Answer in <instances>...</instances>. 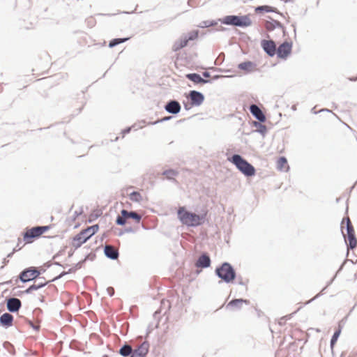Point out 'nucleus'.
Wrapping results in <instances>:
<instances>
[{
	"label": "nucleus",
	"mask_w": 357,
	"mask_h": 357,
	"mask_svg": "<svg viewBox=\"0 0 357 357\" xmlns=\"http://www.w3.org/2000/svg\"><path fill=\"white\" fill-rule=\"evenodd\" d=\"M52 265L65 268L68 264L63 265L59 261H54V262L47 261L43 264L40 267L29 266L23 269L18 275V280L22 283H27L30 281H35L38 278L45 280L44 277H40V275L43 274L47 268H50Z\"/></svg>",
	"instance_id": "f257e3e1"
},
{
	"label": "nucleus",
	"mask_w": 357,
	"mask_h": 357,
	"mask_svg": "<svg viewBox=\"0 0 357 357\" xmlns=\"http://www.w3.org/2000/svg\"><path fill=\"white\" fill-rule=\"evenodd\" d=\"M207 211L197 214L186 209L185 206H180L177 210V218L184 225L188 227H197L202 225L206 220Z\"/></svg>",
	"instance_id": "f03ea898"
},
{
	"label": "nucleus",
	"mask_w": 357,
	"mask_h": 357,
	"mask_svg": "<svg viewBox=\"0 0 357 357\" xmlns=\"http://www.w3.org/2000/svg\"><path fill=\"white\" fill-rule=\"evenodd\" d=\"M214 273L215 276L220 279V281L218 282L219 284L222 282L226 284L234 283L237 278L234 267L228 261H224L217 266Z\"/></svg>",
	"instance_id": "7ed1b4c3"
},
{
	"label": "nucleus",
	"mask_w": 357,
	"mask_h": 357,
	"mask_svg": "<svg viewBox=\"0 0 357 357\" xmlns=\"http://www.w3.org/2000/svg\"><path fill=\"white\" fill-rule=\"evenodd\" d=\"M227 160L246 177L254 176L256 174L255 167L240 154L234 153L227 157Z\"/></svg>",
	"instance_id": "20e7f679"
},
{
	"label": "nucleus",
	"mask_w": 357,
	"mask_h": 357,
	"mask_svg": "<svg viewBox=\"0 0 357 357\" xmlns=\"http://www.w3.org/2000/svg\"><path fill=\"white\" fill-rule=\"evenodd\" d=\"M219 21L222 24L240 28H246L252 24L249 15H228Z\"/></svg>",
	"instance_id": "39448f33"
},
{
	"label": "nucleus",
	"mask_w": 357,
	"mask_h": 357,
	"mask_svg": "<svg viewBox=\"0 0 357 357\" xmlns=\"http://www.w3.org/2000/svg\"><path fill=\"white\" fill-rule=\"evenodd\" d=\"M199 30H192L186 34H183L177 40H176L172 46V51L178 52L186 47L189 41L196 40L199 36Z\"/></svg>",
	"instance_id": "423d86ee"
},
{
	"label": "nucleus",
	"mask_w": 357,
	"mask_h": 357,
	"mask_svg": "<svg viewBox=\"0 0 357 357\" xmlns=\"http://www.w3.org/2000/svg\"><path fill=\"white\" fill-rule=\"evenodd\" d=\"M127 219H132L135 223H139L142 220V215L135 211H127L122 209L120 215H118L115 220V223L119 226H124L126 224Z\"/></svg>",
	"instance_id": "0eeeda50"
},
{
	"label": "nucleus",
	"mask_w": 357,
	"mask_h": 357,
	"mask_svg": "<svg viewBox=\"0 0 357 357\" xmlns=\"http://www.w3.org/2000/svg\"><path fill=\"white\" fill-rule=\"evenodd\" d=\"M292 47L293 43L291 41L284 40L277 48L275 55L278 59L285 60L291 55Z\"/></svg>",
	"instance_id": "6e6552de"
},
{
	"label": "nucleus",
	"mask_w": 357,
	"mask_h": 357,
	"mask_svg": "<svg viewBox=\"0 0 357 357\" xmlns=\"http://www.w3.org/2000/svg\"><path fill=\"white\" fill-rule=\"evenodd\" d=\"M186 98L191 102V106L199 107L205 100L204 93L196 90H191L185 94Z\"/></svg>",
	"instance_id": "1a4fd4ad"
},
{
	"label": "nucleus",
	"mask_w": 357,
	"mask_h": 357,
	"mask_svg": "<svg viewBox=\"0 0 357 357\" xmlns=\"http://www.w3.org/2000/svg\"><path fill=\"white\" fill-rule=\"evenodd\" d=\"M261 47L264 52L270 57H273L277 53V47L275 41L272 39L261 40Z\"/></svg>",
	"instance_id": "9d476101"
},
{
	"label": "nucleus",
	"mask_w": 357,
	"mask_h": 357,
	"mask_svg": "<svg viewBox=\"0 0 357 357\" xmlns=\"http://www.w3.org/2000/svg\"><path fill=\"white\" fill-rule=\"evenodd\" d=\"M6 308L10 313H17L22 307V301L15 297H6Z\"/></svg>",
	"instance_id": "9b49d317"
},
{
	"label": "nucleus",
	"mask_w": 357,
	"mask_h": 357,
	"mask_svg": "<svg viewBox=\"0 0 357 357\" xmlns=\"http://www.w3.org/2000/svg\"><path fill=\"white\" fill-rule=\"evenodd\" d=\"M341 225V232L347 244V249L354 250L357 245V238L356 237L355 231H350L344 234L342 228V222Z\"/></svg>",
	"instance_id": "f8f14e48"
},
{
	"label": "nucleus",
	"mask_w": 357,
	"mask_h": 357,
	"mask_svg": "<svg viewBox=\"0 0 357 357\" xmlns=\"http://www.w3.org/2000/svg\"><path fill=\"white\" fill-rule=\"evenodd\" d=\"M211 265V259L209 254L206 252H203L200 254V255L197 257L195 266L197 268H209Z\"/></svg>",
	"instance_id": "ddd939ff"
},
{
	"label": "nucleus",
	"mask_w": 357,
	"mask_h": 357,
	"mask_svg": "<svg viewBox=\"0 0 357 357\" xmlns=\"http://www.w3.org/2000/svg\"><path fill=\"white\" fill-rule=\"evenodd\" d=\"M164 109L170 114L176 115L181 112V105L178 100L170 99L164 105Z\"/></svg>",
	"instance_id": "4468645a"
},
{
	"label": "nucleus",
	"mask_w": 357,
	"mask_h": 357,
	"mask_svg": "<svg viewBox=\"0 0 357 357\" xmlns=\"http://www.w3.org/2000/svg\"><path fill=\"white\" fill-rule=\"evenodd\" d=\"M89 240L88 236H85L84 233L80 231L72 238L71 245L75 250L79 248L82 245Z\"/></svg>",
	"instance_id": "2eb2a0df"
},
{
	"label": "nucleus",
	"mask_w": 357,
	"mask_h": 357,
	"mask_svg": "<svg viewBox=\"0 0 357 357\" xmlns=\"http://www.w3.org/2000/svg\"><path fill=\"white\" fill-rule=\"evenodd\" d=\"M149 342L144 341L137 348L132 349V354L135 357H146L149 351Z\"/></svg>",
	"instance_id": "dca6fc26"
},
{
	"label": "nucleus",
	"mask_w": 357,
	"mask_h": 357,
	"mask_svg": "<svg viewBox=\"0 0 357 357\" xmlns=\"http://www.w3.org/2000/svg\"><path fill=\"white\" fill-rule=\"evenodd\" d=\"M186 79L192 82L195 84H205L211 83L212 80L208 79H204L199 73H191L185 75Z\"/></svg>",
	"instance_id": "f3484780"
},
{
	"label": "nucleus",
	"mask_w": 357,
	"mask_h": 357,
	"mask_svg": "<svg viewBox=\"0 0 357 357\" xmlns=\"http://www.w3.org/2000/svg\"><path fill=\"white\" fill-rule=\"evenodd\" d=\"M249 110L253 117H255L258 121H266V116L258 105L255 104L251 105L249 107Z\"/></svg>",
	"instance_id": "a211bd4d"
},
{
	"label": "nucleus",
	"mask_w": 357,
	"mask_h": 357,
	"mask_svg": "<svg viewBox=\"0 0 357 357\" xmlns=\"http://www.w3.org/2000/svg\"><path fill=\"white\" fill-rule=\"evenodd\" d=\"M255 12L257 14H263L264 13H275L280 16L284 17L283 13L280 12L277 8L269 6V5H262V6H258L255 8Z\"/></svg>",
	"instance_id": "6ab92c4d"
},
{
	"label": "nucleus",
	"mask_w": 357,
	"mask_h": 357,
	"mask_svg": "<svg viewBox=\"0 0 357 357\" xmlns=\"http://www.w3.org/2000/svg\"><path fill=\"white\" fill-rule=\"evenodd\" d=\"M14 321V317L10 312H4L0 316V326L8 328L12 326Z\"/></svg>",
	"instance_id": "aec40b11"
},
{
	"label": "nucleus",
	"mask_w": 357,
	"mask_h": 357,
	"mask_svg": "<svg viewBox=\"0 0 357 357\" xmlns=\"http://www.w3.org/2000/svg\"><path fill=\"white\" fill-rule=\"evenodd\" d=\"M105 256L111 260H116L119 257V252L111 245H105L103 248Z\"/></svg>",
	"instance_id": "412c9836"
},
{
	"label": "nucleus",
	"mask_w": 357,
	"mask_h": 357,
	"mask_svg": "<svg viewBox=\"0 0 357 357\" xmlns=\"http://www.w3.org/2000/svg\"><path fill=\"white\" fill-rule=\"evenodd\" d=\"M249 305L250 301L245 298H233L227 305L226 308H235L241 310L243 304Z\"/></svg>",
	"instance_id": "4be33fe9"
},
{
	"label": "nucleus",
	"mask_w": 357,
	"mask_h": 357,
	"mask_svg": "<svg viewBox=\"0 0 357 357\" xmlns=\"http://www.w3.org/2000/svg\"><path fill=\"white\" fill-rule=\"evenodd\" d=\"M268 20L265 22V28L268 32H271L276 28H283V24L277 20H274L272 17L268 16Z\"/></svg>",
	"instance_id": "5701e85b"
},
{
	"label": "nucleus",
	"mask_w": 357,
	"mask_h": 357,
	"mask_svg": "<svg viewBox=\"0 0 357 357\" xmlns=\"http://www.w3.org/2000/svg\"><path fill=\"white\" fill-rule=\"evenodd\" d=\"M342 322H343V319L341 320L340 321H339L337 328L334 331V333L331 338V340H330V347H331L333 354V347H335V344L337 343V340L341 334V332H342V330L343 328Z\"/></svg>",
	"instance_id": "b1692460"
},
{
	"label": "nucleus",
	"mask_w": 357,
	"mask_h": 357,
	"mask_svg": "<svg viewBox=\"0 0 357 357\" xmlns=\"http://www.w3.org/2000/svg\"><path fill=\"white\" fill-rule=\"evenodd\" d=\"M257 67L256 63L251 61H245L238 64V68L244 71L245 73L252 72Z\"/></svg>",
	"instance_id": "393cba45"
},
{
	"label": "nucleus",
	"mask_w": 357,
	"mask_h": 357,
	"mask_svg": "<svg viewBox=\"0 0 357 357\" xmlns=\"http://www.w3.org/2000/svg\"><path fill=\"white\" fill-rule=\"evenodd\" d=\"M22 235L23 241L26 244L32 243L35 239L38 238L35 231H33L32 227L30 229L26 228Z\"/></svg>",
	"instance_id": "a878e982"
},
{
	"label": "nucleus",
	"mask_w": 357,
	"mask_h": 357,
	"mask_svg": "<svg viewBox=\"0 0 357 357\" xmlns=\"http://www.w3.org/2000/svg\"><path fill=\"white\" fill-rule=\"evenodd\" d=\"M161 174L165 176L166 178L170 181L177 182L175 177L179 174V172L176 169L169 168L164 170Z\"/></svg>",
	"instance_id": "bb28decb"
},
{
	"label": "nucleus",
	"mask_w": 357,
	"mask_h": 357,
	"mask_svg": "<svg viewBox=\"0 0 357 357\" xmlns=\"http://www.w3.org/2000/svg\"><path fill=\"white\" fill-rule=\"evenodd\" d=\"M277 169L287 172L289 169L287 159L284 156H280L277 160Z\"/></svg>",
	"instance_id": "cd10ccee"
},
{
	"label": "nucleus",
	"mask_w": 357,
	"mask_h": 357,
	"mask_svg": "<svg viewBox=\"0 0 357 357\" xmlns=\"http://www.w3.org/2000/svg\"><path fill=\"white\" fill-rule=\"evenodd\" d=\"M99 230V225L98 224L88 226L85 229H82L81 231L85 236H88L90 239L93 235H95Z\"/></svg>",
	"instance_id": "c85d7f7f"
},
{
	"label": "nucleus",
	"mask_w": 357,
	"mask_h": 357,
	"mask_svg": "<svg viewBox=\"0 0 357 357\" xmlns=\"http://www.w3.org/2000/svg\"><path fill=\"white\" fill-rule=\"evenodd\" d=\"M132 348L127 342H125L119 349V354L123 357H128L132 355Z\"/></svg>",
	"instance_id": "c756f323"
},
{
	"label": "nucleus",
	"mask_w": 357,
	"mask_h": 357,
	"mask_svg": "<svg viewBox=\"0 0 357 357\" xmlns=\"http://www.w3.org/2000/svg\"><path fill=\"white\" fill-rule=\"evenodd\" d=\"M219 20L220 18L217 20H204L199 24L198 27L201 29L213 27L218 25V22H220Z\"/></svg>",
	"instance_id": "7c9ffc66"
},
{
	"label": "nucleus",
	"mask_w": 357,
	"mask_h": 357,
	"mask_svg": "<svg viewBox=\"0 0 357 357\" xmlns=\"http://www.w3.org/2000/svg\"><path fill=\"white\" fill-rule=\"evenodd\" d=\"M50 282H39L38 284H33L25 289L26 294H31L33 291L38 290L45 287Z\"/></svg>",
	"instance_id": "2f4dec72"
},
{
	"label": "nucleus",
	"mask_w": 357,
	"mask_h": 357,
	"mask_svg": "<svg viewBox=\"0 0 357 357\" xmlns=\"http://www.w3.org/2000/svg\"><path fill=\"white\" fill-rule=\"evenodd\" d=\"M52 227V225H45V226H36L32 227L33 231H35L38 238H39L42 234L50 230Z\"/></svg>",
	"instance_id": "473e14b6"
},
{
	"label": "nucleus",
	"mask_w": 357,
	"mask_h": 357,
	"mask_svg": "<svg viewBox=\"0 0 357 357\" xmlns=\"http://www.w3.org/2000/svg\"><path fill=\"white\" fill-rule=\"evenodd\" d=\"M264 122L255 121L253 125L257 128V132L264 137L268 132V129L265 125L262 124Z\"/></svg>",
	"instance_id": "72a5a7b5"
},
{
	"label": "nucleus",
	"mask_w": 357,
	"mask_h": 357,
	"mask_svg": "<svg viewBox=\"0 0 357 357\" xmlns=\"http://www.w3.org/2000/svg\"><path fill=\"white\" fill-rule=\"evenodd\" d=\"M129 39V37L113 38L111 40H109L108 47L109 48H113L121 43L128 41Z\"/></svg>",
	"instance_id": "f704fd0d"
},
{
	"label": "nucleus",
	"mask_w": 357,
	"mask_h": 357,
	"mask_svg": "<svg viewBox=\"0 0 357 357\" xmlns=\"http://www.w3.org/2000/svg\"><path fill=\"white\" fill-rule=\"evenodd\" d=\"M336 275H334V276L327 282L326 285L321 289V292L317 294L314 297H313L312 299H310V301H307L305 303V305L310 303L311 302H312L313 301L316 300L317 298H318L319 296H321L324 291L327 289V287L328 286H330L333 282V281L335 280V278H336Z\"/></svg>",
	"instance_id": "c9c22d12"
},
{
	"label": "nucleus",
	"mask_w": 357,
	"mask_h": 357,
	"mask_svg": "<svg viewBox=\"0 0 357 357\" xmlns=\"http://www.w3.org/2000/svg\"><path fill=\"white\" fill-rule=\"evenodd\" d=\"M102 214V211L100 209H93L92 212L91 213L89 219L87 220V222L91 223L96 219H98L99 217H100Z\"/></svg>",
	"instance_id": "e433bc0d"
},
{
	"label": "nucleus",
	"mask_w": 357,
	"mask_h": 357,
	"mask_svg": "<svg viewBox=\"0 0 357 357\" xmlns=\"http://www.w3.org/2000/svg\"><path fill=\"white\" fill-rule=\"evenodd\" d=\"M3 347L8 351L9 352L12 356H15L16 354V351H15V347L14 345L8 342V341H5L3 343Z\"/></svg>",
	"instance_id": "4c0bfd02"
},
{
	"label": "nucleus",
	"mask_w": 357,
	"mask_h": 357,
	"mask_svg": "<svg viewBox=\"0 0 357 357\" xmlns=\"http://www.w3.org/2000/svg\"><path fill=\"white\" fill-rule=\"evenodd\" d=\"M129 198L134 202H140L142 199V195L138 191H132L129 195Z\"/></svg>",
	"instance_id": "58836bf2"
},
{
	"label": "nucleus",
	"mask_w": 357,
	"mask_h": 357,
	"mask_svg": "<svg viewBox=\"0 0 357 357\" xmlns=\"http://www.w3.org/2000/svg\"><path fill=\"white\" fill-rule=\"evenodd\" d=\"M85 264L84 260H80L77 264H74L68 270V273H73L76 272L77 270L82 268Z\"/></svg>",
	"instance_id": "ea45409f"
},
{
	"label": "nucleus",
	"mask_w": 357,
	"mask_h": 357,
	"mask_svg": "<svg viewBox=\"0 0 357 357\" xmlns=\"http://www.w3.org/2000/svg\"><path fill=\"white\" fill-rule=\"evenodd\" d=\"M172 119V116H165V117L158 119L157 121H149L147 123V125H156L160 123H163V122L169 121Z\"/></svg>",
	"instance_id": "a19ab883"
},
{
	"label": "nucleus",
	"mask_w": 357,
	"mask_h": 357,
	"mask_svg": "<svg viewBox=\"0 0 357 357\" xmlns=\"http://www.w3.org/2000/svg\"><path fill=\"white\" fill-rule=\"evenodd\" d=\"M343 220H344L345 223H346V225H345L346 232H348V231H354L353 225H352L350 219L348 217L344 218Z\"/></svg>",
	"instance_id": "79ce46f5"
},
{
	"label": "nucleus",
	"mask_w": 357,
	"mask_h": 357,
	"mask_svg": "<svg viewBox=\"0 0 357 357\" xmlns=\"http://www.w3.org/2000/svg\"><path fill=\"white\" fill-rule=\"evenodd\" d=\"M26 323L32 328L36 331H39L40 328V325L39 324H34L30 319H26L25 320Z\"/></svg>",
	"instance_id": "37998d69"
},
{
	"label": "nucleus",
	"mask_w": 357,
	"mask_h": 357,
	"mask_svg": "<svg viewBox=\"0 0 357 357\" xmlns=\"http://www.w3.org/2000/svg\"><path fill=\"white\" fill-rule=\"evenodd\" d=\"M96 257V255L95 252H90L85 255L84 258L82 260H84L86 263V261H93Z\"/></svg>",
	"instance_id": "c03bdc74"
},
{
	"label": "nucleus",
	"mask_w": 357,
	"mask_h": 357,
	"mask_svg": "<svg viewBox=\"0 0 357 357\" xmlns=\"http://www.w3.org/2000/svg\"><path fill=\"white\" fill-rule=\"evenodd\" d=\"M71 273H68L67 271H62L61 273H59L57 276L54 277L52 280H50V283L52 282L57 281L58 280L62 278L63 276L66 275L67 274H70Z\"/></svg>",
	"instance_id": "a18cd8bd"
},
{
	"label": "nucleus",
	"mask_w": 357,
	"mask_h": 357,
	"mask_svg": "<svg viewBox=\"0 0 357 357\" xmlns=\"http://www.w3.org/2000/svg\"><path fill=\"white\" fill-rule=\"evenodd\" d=\"M135 127V126H128L126 128H125L124 129H123L121 130V135H122V137H124L126 135L128 134L130 132L132 128Z\"/></svg>",
	"instance_id": "49530a36"
},
{
	"label": "nucleus",
	"mask_w": 357,
	"mask_h": 357,
	"mask_svg": "<svg viewBox=\"0 0 357 357\" xmlns=\"http://www.w3.org/2000/svg\"><path fill=\"white\" fill-rule=\"evenodd\" d=\"M236 279L238 280V284L241 286H246L247 283L249 281L248 280H246V281L245 282L241 275H237Z\"/></svg>",
	"instance_id": "de8ad7c7"
},
{
	"label": "nucleus",
	"mask_w": 357,
	"mask_h": 357,
	"mask_svg": "<svg viewBox=\"0 0 357 357\" xmlns=\"http://www.w3.org/2000/svg\"><path fill=\"white\" fill-rule=\"evenodd\" d=\"M301 308V307H300L298 309H297L295 312H294L293 313L290 314H288V315H286L283 317L281 318V320H283L284 321H286L288 319H290L291 318V317L295 314Z\"/></svg>",
	"instance_id": "09e8293b"
},
{
	"label": "nucleus",
	"mask_w": 357,
	"mask_h": 357,
	"mask_svg": "<svg viewBox=\"0 0 357 357\" xmlns=\"http://www.w3.org/2000/svg\"><path fill=\"white\" fill-rule=\"evenodd\" d=\"M200 2V0H188V4L191 7L197 6Z\"/></svg>",
	"instance_id": "8fccbe9b"
},
{
	"label": "nucleus",
	"mask_w": 357,
	"mask_h": 357,
	"mask_svg": "<svg viewBox=\"0 0 357 357\" xmlns=\"http://www.w3.org/2000/svg\"><path fill=\"white\" fill-rule=\"evenodd\" d=\"M184 109L187 111L190 110L193 106H191V102H183Z\"/></svg>",
	"instance_id": "3c124183"
},
{
	"label": "nucleus",
	"mask_w": 357,
	"mask_h": 357,
	"mask_svg": "<svg viewBox=\"0 0 357 357\" xmlns=\"http://www.w3.org/2000/svg\"><path fill=\"white\" fill-rule=\"evenodd\" d=\"M227 30H228L227 28L224 27L222 26H220L218 28L213 29L211 31H222V32H224V31H226Z\"/></svg>",
	"instance_id": "603ef678"
},
{
	"label": "nucleus",
	"mask_w": 357,
	"mask_h": 357,
	"mask_svg": "<svg viewBox=\"0 0 357 357\" xmlns=\"http://www.w3.org/2000/svg\"><path fill=\"white\" fill-rule=\"evenodd\" d=\"M83 213V208L82 207L80 208V210L79 211H75L73 215V220L79 217L82 213Z\"/></svg>",
	"instance_id": "864d4df0"
},
{
	"label": "nucleus",
	"mask_w": 357,
	"mask_h": 357,
	"mask_svg": "<svg viewBox=\"0 0 357 357\" xmlns=\"http://www.w3.org/2000/svg\"><path fill=\"white\" fill-rule=\"evenodd\" d=\"M107 291L108 295L110 297H112V296H113L114 295V289L112 287H107Z\"/></svg>",
	"instance_id": "5fc2aeb1"
},
{
	"label": "nucleus",
	"mask_w": 357,
	"mask_h": 357,
	"mask_svg": "<svg viewBox=\"0 0 357 357\" xmlns=\"http://www.w3.org/2000/svg\"><path fill=\"white\" fill-rule=\"evenodd\" d=\"M346 263H347V259H345V260H344V261L341 264V265L340 266L339 268L337 269V271H336V273H335V275H336V276L337 275V274H338L340 271H342V270L343 269V268H344V265H345V264H346Z\"/></svg>",
	"instance_id": "6e6d98bb"
},
{
	"label": "nucleus",
	"mask_w": 357,
	"mask_h": 357,
	"mask_svg": "<svg viewBox=\"0 0 357 357\" xmlns=\"http://www.w3.org/2000/svg\"><path fill=\"white\" fill-rule=\"evenodd\" d=\"M328 112V113H332L333 115H335L336 117H337V116L333 113L331 109H327V108H324V109H321L320 110L318 111V112Z\"/></svg>",
	"instance_id": "4d7b16f0"
},
{
	"label": "nucleus",
	"mask_w": 357,
	"mask_h": 357,
	"mask_svg": "<svg viewBox=\"0 0 357 357\" xmlns=\"http://www.w3.org/2000/svg\"><path fill=\"white\" fill-rule=\"evenodd\" d=\"M125 233H135V230L131 227H126L124 229Z\"/></svg>",
	"instance_id": "13d9d810"
},
{
	"label": "nucleus",
	"mask_w": 357,
	"mask_h": 357,
	"mask_svg": "<svg viewBox=\"0 0 357 357\" xmlns=\"http://www.w3.org/2000/svg\"><path fill=\"white\" fill-rule=\"evenodd\" d=\"M21 249V248L17 249V248H14L13 250V251L11 252H10L9 254L7 255V258H11L13 255V254L17 252V250H20Z\"/></svg>",
	"instance_id": "bf43d9fd"
},
{
	"label": "nucleus",
	"mask_w": 357,
	"mask_h": 357,
	"mask_svg": "<svg viewBox=\"0 0 357 357\" xmlns=\"http://www.w3.org/2000/svg\"><path fill=\"white\" fill-rule=\"evenodd\" d=\"M202 76L204 79H206L211 77V73L208 71H204L202 73Z\"/></svg>",
	"instance_id": "052dcab7"
},
{
	"label": "nucleus",
	"mask_w": 357,
	"mask_h": 357,
	"mask_svg": "<svg viewBox=\"0 0 357 357\" xmlns=\"http://www.w3.org/2000/svg\"><path fill=\"white\" fill-rule=\"evenodd\" d=\"M67 248V246H64L63 248H62L59 252V255H64L65 252H66V250Z\"/></svg>",
	"instance_id": "680f3d73"
},
{
	"label": "nucleus",
	"mask_w": 357,
	"mask_h": 357,
	"mask_svg": "<svg viewBox=\"0 0 357 357\" xmlns=\"http://www.w3.org/2000/svg\"><path fill=\"white\" fill-rule=\"evenodd\" d=\"M160 313H161V311H160V310H156V311L153 313V317H154L155 319H156V318L158 317V316H159V315L160 314Z\"/></svg>",
	"instance_id": "e2e57ef3"
},
{
	"label": "nucleus",
	"mask_w": 357,
	"mask_h": 357,
	"mask_svg": "<svg viewBox=\"0 0 357 357\" xmlns=\"http://www.w3.org/2000/svg\"><path fill=\"white\" fill-rule=\"evenodd\" d=\"M282 31V34H283V37H286L287 36V31L286 30V28L284 27V26L283 25V28H280Z\"/></svg>",
	"instance_id": "0e129e2a"
},
{
	"label": "nucleus",
	"mask_w": 357,
	"mask_h": 357,
	"mask_svg": "<svg viewBox=\"0 0 357 357\" xmlns=\"http://www.w3.org/2000/svg\"><path fill=\"white\" fill-rule=\"evenodd\" d=\"M23 294H26L25 290L19 291L16 293V296H22Z\"/></svg>",
	"instance_id": "69168bd1"
},
{
	"label": "nucleus",
	"mask_w": 357,
	"mask_h": 357,
	"mask_svg": "<svg viewBox=\"0 0 357 357\" xmlns=\"http://www.w3.org/2000/svg\"><path fill=\"white\" fill-rule=\"evenodd\" d=\"M8 262H9V260H8V259H7L6 258H4V259H3V261H2V263H3V266H2L1 267V268H3V266H6V265H7Z\"/></svg>",
	"instance_id": "338daca9"
},
{
	"label": "nucleus",
	"mask_w": 357,
	"mask_h": 357,
	"mask_svg": "<svg viewBox=\"0 0 357 357\" xmlns=\"http://www.w3.org/2000/svg\"><path fill=\"white\" fill-rule=\"evenodd\" d=\"M348 79L351 82H356L357 81V75L356 77H350Z\"/></svg>",
	"instance_id": "774afa93"
}]
</instances>
